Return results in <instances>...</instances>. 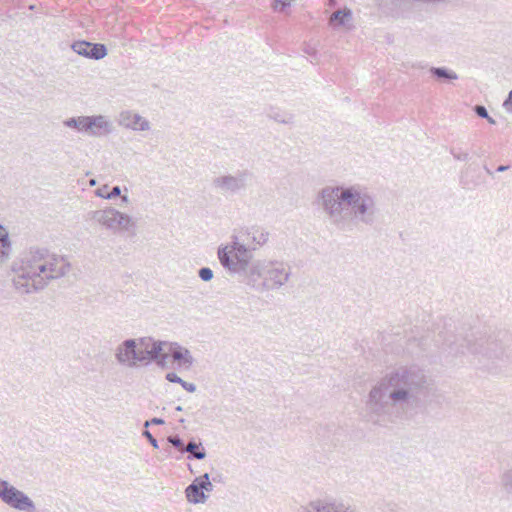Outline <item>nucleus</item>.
<instances>
[{
    "label": "nucleus",
    "instance_id": "1",
    "mask_svg": "<svg viewBox=\"0 0 512 512\" xmlns=\"http://www.w3.org/2000/svg\"><path fill=\"white\" fill-rule=\"evenodd\" d=\"M433 381L418 365L392 368L368 393L365 413L374 424L385 425L412 414L430 397Z\"/></svg>",
    "mask_w": 512,
    "mask_h": 512
},
{
    "label": "nucleus",
    "instance_id": "2",
    "mask_svg": "<svg viewBox=\"0 0 512 512\" xmlns=\"http://www.w3.org/2000/svg\"><path fill=\"white\" fill-rule=\"evenodd\" d=\"M317 203L326 220L342 232L360 225L373 226L380 213L375 195L358 184L326 186L319 192Z\"/></svg>",
    "mask_w": 512,
    "mask_h": 512
},
{
    "label": "nucleus",
    "instance_id": "3",
    "mask_svg": "<svg viewBox=\"0 0 512 512\" xmlns=\"http://www.w3.org/2000/svg\"><path fill=\"white\" fill-rule=\"evenodd\" d=\"M70 269L66 257L45 248H31L15 270L14 286L22 293H33L44 289L51 280L64 277Z\"/></svg>",
    "mask_w": 512,
    "mask_h": 512
},
{
    "label": "nucleus",
    "instance_id": "4",
    "mask_svg": "<svg viewBox=\"0 0 512 512\" xmlns=\"http://www.w3.org/2000/svg\"><path fill=\"white\" fill-rule=\"evenodd\" d=\"M290 276L291 267L288 264L278 260L256 259L245 284L256 292L264 293L280 289Z\"/></svg>",
    "mask_w": 512,
    "mask_h": 512
},
{
    "label": "nucleus",
    "instance_id": "5",
    "mask_svg": "<svg viewBox=\"0 0 512 512\" xmlns=\"http://www.w3.org/2000/svg\"><path fill=\"white\" fill-rule=\"evenodd\" d=\"M217 257L221 266L231 275L243 276L246 281L253 264V253L246 245L245 239L234 231L230 241L221 244L217 249Z\"/></svg>",
    "mask_w": 512,
    "mask_h": 512
},
{
    "label": "nucleus",
    "instance_id": "6",
    "mask_svg": "<svg viewBox=\"0 0 512 512\" xmlns=\"http://www.w3.org/2000/svg\"><path fill=\"white\" fill-rule=\"evenodd\" d=\"M160 346L153 344V338H130L121 342L115 349V359L123 367L134 369L147 366L159 352Z\"/></svg>",
    "mask_w": 512,
    "mask_h": 512
},
{
    "label": "nucleus",
    "instance_id": "7",
    "mask_svg": "<svg viewBox=\"0 0 512 512\" xmlns=\"http://www.w3.org/2000/svg\"><path fill=\"white\" fill-rule=\"evenodd\" d=\"M87 219L113 233L132 232L134 233L136 222L128 214L122 213L113 207H106L90 211Z\"/></svg>",
    "mask_w": 512,
    "mask_h": 512
},
{
    "label": "nucleus",
    "instance_id": "8",
    "mask_svg": "<svg viewBox=\"0 0 512 512\" xmlns=\"http://www.w3.org/2000/svg\"><path fill=\"white\" fill-rule=\"evenodd\" d=\"M251 177L252 173L248 170H238L234 174L223 173L212 179L211 186L221 195H237L247 189Z\"/></svg>",
    "mask_w": 512,
    "mask_h": 512
},
{
    "label": "nucleus",
    "instance_id": "9",
    "mask_svg": "<svg viewBox=\"0 0 512 512\" xmlns=\"http://www.w3.org/2000/svg\"><path fill=\"white\" fill-rule=\"evenodd\" d=\"M468 350L479 357V360H496L504 354L501 343L495 338H481L473 344L468 345Z\"/></svg>",
    "mask_w": 512,
    "mask_h": 512
},
{
    "label": "nucleus",
    "instance_id": "10",
    "mask_svg": "<svg viewBox=\"0 0 512 512\" xmlns=\"http://www.w3.org/2000/svg\"><path fill=\"white\" fill-rule=\"evenodd\" d=\"M236 234L245 239V243L251 248L252 253L263 247L269 241L270 236L266 228L257 225L242 228Z\"/></svg>",
    "mask_w": 512,
    "mask_h": 512
},
{
    "label": "nucleus",
    "instance_id": "11",
    "mask_svg": "<svg viewBox=\"0 0 512 512\" xmlns=\"http://www.w3.org/2000/svg\"><path fill=\"white\" fill-rule=\"evenodd\" d=\"M113 123L104 115L86 116L83 133L92 137H103L113 132Z\"/></svg>",
    "mask_w": 512,
    "mask_h": 512
},
{
    "label": "nucleus",
    "instance_id": "12",
    "mask_svg": "<svg viewBox=\"0 0 512 512\" xmlns=\"http://www.w3.org/2000/svg\"><path fill=\"white\" fill-rule=\"evenodd\" d=\"M71 48L78 55L93 60L103 59L107 55V48L104 44L91 43L85 40L75 41Z\"/></svg>",
    "mask_w": 512,
    "mask_h": 512
},
{
    "label": "nucleus",
    "instance_id": "13",
    "mask_svg": "<svg viewBox=\"0 0 512 512\" xmlns=\"http://www.w3.org/2000/svg\"><path fill=\"white\" fill-rule=\"evenodd\" d=\"M118 123L120 126L133 131H148L151 128L147 119L130 110L122 111L119 114Z\"/></svg>",
    "mask_w": 512,
    "mask_h": 512
},
{
    "label": "nucleus",
    "instance_id": "14",
    "mask_svg": "<svg viewBox=\"0 0 512 512\" xmlns=\"http://www.w3.org/2000/svg\"><path fill=\"white\" fill-rule=\"evenodd\" d=\"M168 351L170 352L173 361L180 367L189 369L193 365L194 358L191 352L177 342H168Z\"/></svg>",
    "mask_w": 512,
    "mask_h": 512
},
{
    "label": "nucleus",
    "instance_id": "15",
    "mask_svg": "<svg viewBox=\"0 0 512 512\" xmlns=\"http://www.w3.org/2000/svg\"><path fill=\"white\" fill-rule=\"evenodd\" d=\"M305 512H348V508L341 503L316 500L305 507Z\"/></svg>",
    "mask_w": 512,
    "mask_h": 512
},
{
    "label": "nucleus",
    "instance_id": "16",
    "mask_svg": "<svg viewBox=\"0 0 512 512\" xmlns=\"http://www.w3.org/2000/svg\"><path fill=\"white\" fill-rule=\"evenodd\" d=\"M185 493L187 500L190 503H204L207 499V495H205L202 488L198 485V482H195V480L186 488Z\"/></svg>",
    "mask_w": 512,
    "mask_h": 512
},
{
    "label": "nucleus",
    "instance_id": "17",
    "mask_svg": "<svg viewBox=\"0 0 512 512\" xmlns=\"http://www.w3.org/2000/svg\"><path fill=\"white\" fill-rule=\"evenodd\" d=\"M153 344H158L160 348L155 358L151 359V363L155 362L161 368L167 367L168 358L171 356L168 351V342L153 339Z\"/></svg>",
    "mask_w": 512,
    "mask_h": 512
},
{
    "label": "nucleus",
    "instance_id": "18",
    "mask_svg": "<svg viewBox=\"0 0 512 512\" xmlns=\"http://www.w3.org/2000/svg\"><path fill=\"white\" fill-rule=\"evenodd\" d=\"M429 71L436 79L443 82H449L458 79V75L453 70L445 67H431Z\"/></svg>",
    "mask_w": 512,
    "mask_h": 512
},
{
    "label": "nucleus",
    "instance_id": "19",
    "mask_svg": "<svg viewBox=\"0 0 512 512\" xmlns=\"http://www.w3.org/2000/svg\"><path fill=\"white\" fill-rule=\"evenodd\" d=\"M352 19V12L350 9H340L332 13L330 16V24L344 25L346 21Z\"/></svg>",
    "mask_w": 512,
    "mask_h": 512
},
{
    "label": "nucleus",
    "instance_id": "20",
    "mask_svg": "<svg viewBox=\"0 0 512 512\" xmlns=\"http://www.w3.org/2000/svg\"><path fill=\"white\" fill-rule=\"evenodd\" d=\"M95 194L103 199H113L121 195V188L119 186H114L110 191H108V186L104 185L98 188L95 191Z\"/></svg>",
    "mask_w": 512,
    "mask_h": 512
},
{
    "label": "nucleus",
    "instance_id": "21",
    "mask_svg": "<svg viewBox=\"0 0 512 512\" xmlns=\"http://www.w3.org/2000/svg\"><path fill=\"white\" fill-rule=\"evenodd\" d=\"M166 380L171 383L180 384L186 391L193 393L196 391V385L194 383H189L180 378L176 373L169 372L166 374Z\"/></svg>",
    "mask_w": 512,
    "mask_h": 512
},
{
    "label": "nucleus",
    "instance_id": "22",
    "mask_svg": "<svg viewBox=\"0 0 512 512\" xmlns=\"http://www.w3.org/2000/svg\"><path fill=\"white\" fill-rule=\"evenodd\" d=\"M500 486L505 493L512 495V468L500 475Z\"/></svg>",
    "mask_w": 512,
    "mask_h": 512
},
{
    "label": "nucleus",
    "instance_id": "23",
    "mask_svg": "<svg viewBox=\"0 0 512 512\" xmlns=\"http://www.w3.org/2000/svg\"><path fill=\"white\" fill-rule=\"evenodd\" d=\"M10 250V242L7 233L0 230V262H4L8 258Z\"/></svg>",
    "mask_w": 512,
    "mask_h": 512
},
{
    "label": "nucleus",
    "instance_id": "24",
    "mask_svg": "<svg viewBox=\"0 0 512 512\" xmlns=\"http://www.w3.org/2000/svg\"><path fill=\"white\" fill-rule=\"evenodd\" d=\"M86 116H78L66 119L63 124L68 128H73L79 132H83Z\"/></svg>",
    "mask_w": 512,
    "mask_h": 512
},
{
    "label": "nucleus",
    "instance_id": "25",
    "mask_svg": "<svg viewBox=\"0 0 512 512\" xmlns=\"http://www.w3.org/2000/svg\"><path fill=\"white\" fill-rule=\"evenodd\" d=\"M195 482H198V485L202 488V491L211 492L213 490V484L210 481V477L208 473L201 475L200 477L195 478Z\"/></svg>",
    "mask_w": 512,
    "mask_h": 512
},
{
    "label": "nucleus",
    "instance_id": "26",
    "mask_svg": "<svg viewBox=\"0 0 512 512\" xmlns=\"http://www.w3.org/2000/svg\"><path fill=\"white\" fill-rule=\"evenodd\" d=\"M458 339L454 335H450L448 338L444 339L443 345L447 346L450 349V352L453 353H464L462 349L458 347Z\"/></svg>",
    "mask_w": 512,
    "mask_h": 512
},
{
    "label": "nucleus",
    "instance_id": "27",
    "mask_svg": "<svg viewBox=\"0 0 512 512\" xmlns=\"http://www.w3.org/2000/svg\"><path fill=\"white\" fill-rule=\"evenodd\" d=\"M199 278L204 282H209L213 279L214 273L209 267H202L198 270Z\"/></svg>",
    "mask_w": 512,
    "mask_h": 512
},
{
    "label": "nucleus",
    "instance_id": "28",
    "mask_svg": "<svg viewBox=\"0 0 512 512\" xmlns=\"http://www.w3.org/2000/svg\"><path fill=\"white\" fill-rule=\"evenodd\" d=\"M167 441H168L172 446H174L175 448H177L180 452H182V449L184 448V444H183L182 439H181L178 435L169 436V437L167 438Z\"/></svg>",
    "mask_w": 512,
    "mask_h": 512
},
{
    "label": "nucleus",
    "instance_id": "29",
    "mask_svg": "<svg viewBox=\"0 0 512 512\" xmlns=\"http://www.w3.org/2000/svg\"><path fill=\"white\" fill-rule=\"evenodd\" d=\"M200 447H202V443L201 442L196 443L194 440H191L187 444V446H184V448L182 449V453L189 452L190 454H193Z\"/></svg>",
    "mask_w": 512,
    "mask_h": 512
},
{
    "label": "nucleus",
    "instance_id": "30",
    "mask_svg": "<svg viewBox=\"0 0 512 512\" xmlns=\"http://www.w3.org/2000/svg\"><path fill=\"white\" fill-rule=\"evenodd\" d=\"M205 457H206V451L203 446L200 447L199 449H197L193 454L188 455V459L195 458L198 460H203Z\"/></svg>",
    "mask_w": 512,
    "mask_h": 512
},
{
    "label": "nucleus",
    "instance_id": "31",
    "mask_svg": "<svg viewBox=\"0 0 512 512\" xmlns=\"http://www.w3.org/2000/svg\"><path fill=\"white\" fill-rule=\"evenodd\" d=\"M503 107L506 112L512 114V90L508 93L507 98L504 100Z\"/></svg>",
    "mask_w": 512,
    "mask_h": 512
},
{
    "label": "nucleus",
    "instance_id": "32",
    "mask_svg": "<svg viewBox=\"0 0 512 512\" xmlns=\"http://www.w3.org/2000/svg\"><path fill=\"white\" fill-rule=\"evenodd\" d=\"M474 111L479 117L488 118V111L483 105H476Z\"/></svg>",
    "mask_w": 512,
    "mask_h": 512
},
{
    "label": "nucleus",
    "instance_id": "33",
    "mask_svg": "<svg viewBox=\"0 0 512 512\" xmlns=\"http://www.w3.org/2000/svg\"><path fill=\"white\" fill-rule=\"evenodd\" d=\"M143 436L147 438V440L149 441V443L155 448L157 449L158 448V442L157 440L153 437V435L148 431V430H145L143 432Z\"/></svg>",
    "mask_w": 512,
    "mask_h": 512
},
{
    "label": "nucleus",
    "instance_id": "34",
    "mask_svg": "<svg viewBox=\"0 0 512 512\" xmlns=\"http://www.w3.org/2000/svg\"><path fill=\"white\" fill-rule=\"evenodd\" d=\"M150 424L162 425L164 424V420L161 418H152L151 420L145 421L144 427L147 428Z\"/></svg>",
    "mask_w": 512,
    "mask_h": 512
},
{
    "label": "nucleus",
    "instance_id": "35",
    "mask_svg": "<svg viewBox=\"0 0 512 512\" xmlns=\"http://www.w3.org/2000/svg\"><path fill=\"white\" fill-rule=\"evenodd\" d=\"M452 154L453 156L457 159V160H461V161H468L469 160V154L466 153V152H463V153H456L454 151H452Z\"/></svg>",
    "mask_w": 512,
    "mask_h": 512
},
{
    "label": "nucleus",
    "instance_id": "36",
    "mask_svg": "<svg viewBox=\"0 0 512 512\" xmlns=\"http://www.w3.org/2000/svg\"><path fill=\"white\" fill-rule=\"evenodd\" d=\"M281 5L280 10L282 11L286 7L290 6V0H275L274 9H277V5Z\"/></svg>",
    "mask_w": 512,
    "mask_h": 512
},
{
    "label": "nucleus",
    "instance_id": "37",
    "mask_svg": "<svg viewBox=\"0 0 512 512\" xmlns=\"http://www.w3.org/2000/svg\"><path fill=\"white\" fill-rule=\"evenodd\" d=\"M508 169H509V166H508V165H500V166H498V168H497V172H504V171H506V170H508Z\"/></svg>",
    "mask_w": 512,
    "mask_h": 512
},
{
    "label": "nucleus",
    "instance_id": "38",
    "mask_svg": "<svg viewBox=\"0 0 512 512\" xmlns=\"http://www.w3.org/2000/svg\"><path fill=\"white\" fill-rule=\"evenodd\" d=\"M274 119L278 122H282V123H288V120L284 119V118H280V115H277V116H274Z\"/></svg>",
    "mask_w": 512,
    "mask_h": 512
},
{
    "label": "nucleus",
    "instance_id": "39",
    "mask_svg": "<svg viewBox=\"0 0 512 512\" xmlns=\"http://www.w3.org/2000/svg\"><path fill=\"white\" fill-rule=\"evenodd\" d=\"M120 197L123 203H129V197L127 195H120Z\"/></svg>",
    "mask_w": 512,
    "mask_h": 512
},
{
    "label": "nucleus",
    "instance_id": "40",
    "mask_svg": "<svg viewBox=\"0 0 512 512\" xmlns=\"http://www.w3.org/2000/svg\"><path fill=\"white\" fill-rule=\"evenodd\" d=\"M490 124H495L496 121L488 115V118H486Z\"/></svg>",
    "mask_w": 512,
    "mask_h": 512
},
{
    "label": "nucleus",
    "instance_id": "41",
    "mask_svg": "<svg viewBox=\"0 0 512 512\" xmlns=\"http://www.w3.org/2000/svg\"><path fill=\"white\" fill-rule=\"evenodd\" d=\"M175 410H176V411H178V412H181V411L183 410V408H182V406H177V407L175 408Z\"/></svg>",
    "mask_w": 512,
    "mask_h": 512
},
{
    "label": "nucleus",
    "instance_id": "42",
    "mask_svg": "<svg viewBox=\"0 0 512 512\" xmlns=\"http://www.w3.org/2000/svg\"><path fill=\"white\" fill-rule=\"evenodd\" d=\"M485 170L488 174L492 175V172L487 167H485Z\"/></svg>",
    "mask_w": 512,
    "mask_h": 512
},
{
    "label": "nucleus",
    "instance_id": "43",
    "mask_svg": "<svg viewBox=\"0 0 512 512\" xmlns=\"http://www.w3.org/2000/svg\"><path fill=\"white\" fill-rule=\"evenodd\" d=\"M95 184H96V181H95V180H91V181H90V185H92V186H93V185H95Z\"/></svg>",
    "mask_w": 512,
    "mask_h": 512
},
{
    "label": "nucleus",
    "instance_id": "44",
    "mask_svg": "<svg viewBox=\"0 0 512 512\" xmlns=\"http://www.w3.org/2000/svg\"><path fill=\"white\" fill-rule=\"evenodd\" d=\"M0 230H3L2 226H0Z\"/></svg>",
    "mask_w": 512,
    "mask_h": 512
}]
</instances>
